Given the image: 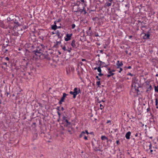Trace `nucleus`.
<instances>
[{"label":"nucleus","mask_w":158,"mask_h":158,"mask_svg":"<svg viewBox=\"0 0 158 158\" xmlns=\"http://www.w3.org/2000/svg\"><path fill=\"white\" fill-rule=\"evenodd\" d=\"M84 139L85 140H88V138L85 135L84 136Z\"/></svg>","instance_id":"obj_62"},{"label":"nucleus","mask_w":158,"mask_h":158,"mask_svg":"<svg viewBox=\"0 0 158 158\" xmlns=\"http://www.w3.org/2000/svg\"><path fill=\"white\" fill-rule=\"evenodd\" d=\"M100 109L101 110H102L104 108V106L101 104H100Z\"/></svg>","instance_id":"obj_46"},{"label":"nucleus","mask_w":158,"mask_h":158,"mask_svg":"<svg viewBox=\"0 0 158 158\" xmlns=\"http://www.w3.org/2000/svg\"><path fill=\"white\" fill-rule=\"evenodd\" d=\"M6 94L7 97H8L9 98H10L11 97V94H10V91H7L6 92Z\"/></svg>","instance_id":"obj_28"},{"label":"nucleus","mask_w":158,"mask_h":158,"mask_svg":"<svg viewBox=\"0 0 158 158\" xmlns=\"http://www.w3.org/2000/svg\"><path fill=\"white\" fill-rule=\"evenodd\" d=\"M71 45L73 48H76V41L75 40H73L71 42Z\"/></svg>","instance_id":"obj_18"},{"label":"nucleus","mask_w":158,"mask_h":158,"mask_svg":"<svg viewBox=\"0 0 158 158\" xmlns=\"http://www.w3.org/2000/svg\"><path fill=\"white\" fill-rule=\"evenodd\" d=\"M13 21L17 27L21 26V24L19 22V21H20V19L18 16H15V18Z\"/></svg>","instance_id":"obj_5"},{"label":"nucleus","mask_w":158,"mask_h":158,"mask_svg":"<svg viewBox=\"0 0 158 158\" xmlns=\"http://www.w3.org/2000/svg\"><path fill=\"white\" fill-rule=\"evenodd\" d=\"M66 123L64 124V127H69V126L70 125L71 123V122H69L68 121V119L65 120V121L64 122V123Z\"/></svg>","instance_id":"obj_15"},{"label":"nucleus","mask_w":158,"mask_h":158,"mask_svg":"<svg viewBox=\"0 0 158 158\" xmlns=\"http://www.w3.org/2000/svg\"><path fill=\"white\" fill-rule=\"evenodd\" d=\"M68 49H67V51L68 52H71V50H72V48H69V47L68 48Z\"/></svg>","instance_id":"obj_45"},{"label":"nucleus","mask_w":158,"mask_h":158,"mask_svg":"<svg viewBox=\"0 0 158 158\" xmlns=\"http://www.w3.org/2000/svg\"><path fill=\"white\" fill-rule=\"evenodd\" d=\"M59 46L58 44L56 43V44H55L54 46L53 47V48H57Z\"/></svg>","instance_id":"obj_35"},{"label":"nucleus","mask_w":158,"mask_h":158,"mask_svg":"<svg viewBox=\"0 0 158 158\" xmlns=\"http://www.w3.org/2000/svg\"><path fill=\"white\" fill-rule=\"evenodd\" d=\"M56 22H57V23L60 22L61 21V19L60 18H59L57 20H56Z\"/></svg>","instance_id":"obj_63"},{"label":"nucleus","mask_w":158,"mask_h":158,"mask_svg":"<svg viewBox=\"0 0 158 158\" xmlns=\"http://www.w3.org/2000/svg\"><path fill=\"white\" fill-rule=\"evenodd\" d=\"M103 74L101 73H99L98 74V76H100V77H101V76H103Z\"/></svg>","instance_id":"obj_53"},{"label":"nucleus","mask_w":158,"mask_h":158,"mask_svg":"<svg viewBox=\"0 0 158 158\" xmlns=\"http://www.w3.org/2000/svg\"><path fill=\"white\" fill-rule=\"evenodd\" d=\"M73 35V33L71 34L67 33L66 34V37H64V40L66 41L70 40L71 39L72 36Z\"/></svg>","instance_id":"obj_8"},{"label":"nucleus","mask_w":158,"mask_h":158,"mask_svg":"<svg viewBox=\"0 0 158 158\" xmlns=\"http://www.w3.org/2000/svg\"><path fill=\"white\" fill-rule=\"evenodd\" d=\"M49 55L48 54H44L43 53L39 55V56H36V57L41 60H43L44 59H46L47 60H51V58L49 56Z\"/></svg>","instance_id":"obj_2"},{"label":"nucleus","mask_w":158,"mask_h":158,"mask_svg":"<svg viewBox=\"0 0 158 158\" xmlns=\"http://www.w3.org/2000/svg\"><path fill=\"white\" fill-rule=\"evenodd\" d=\"M93 35V33L91 31H90V32H89V35H89V36H91Z\"/></svg>","instance_id":"obj_43"},{"label":"nucleus","mask_w":158,"mask_h":158,"mask_svg":"<svg viewBox=\"0 0 158 158\" xmlns=\"http://www.w3.org/2000/svg\"><path fill=\"white\" fill-rule=\"evenodd\" d=\"M63 36V34H60L59 35H58L57 36L58 38H59L60 39V40H61L62 39V37Z\"/></svg>","instance_id":"obj_38"},{"label":"nucleus","mask_w":158,"mask_h":158,"mask_svg":"<svg viewBox=\"0 0 158 158\" xmlns=\"http://www.w3.org/2000/svg\"><path fill=\"white\" fill-rule=\"evenodd\" d=\"M144 34V35L143 36V38L144 40H148L150 39V34H146L144 32L143 34Z\"/></svg>","instance_id":"obj_11"},{"label":"nucleus","mask_w":158,"mask_h":158,"mask_svg":"<svg viewBox=\"0 0 158 158\" xmlns=\"http://www.w3.org/2000/svg\"><path fill=\"white\" fill-rule=\"evenodd\" d=\"M141 87V86L140 84L138 83H136L134 86V88L135 89V91L138 94L139 92V88Z\"/></svg>","instance_id":"obj_7"},{"label":"nucleus","mask_w":158,"mask_h":158,"mask_svg":"<svg viewBox=\"0 0 158 158\" xmlns=\"http://www.w3.org/2000/svg\"><path fill=\"white\" fill-rule=\"evenodd\" d=\"M155 102H156V106H157L158 102V99L157 98H155Z\"/></svg>","instance_id":"obj_44"},{"label":"nucleus","mask_w":158,"mask_h":158,"mask_svg":"<svg viewBox=\"0 0 158 158\" xmlns=\"http://www.w3.org/2000/svg\"><path fill=\"white\" fill-rule=\"evenodd\" d=\"M96 83L97 85V86H98V87H99L100 85H101V83H100V81H97Z\"/></svg>","instance_id":"obj_37"},{"label":"nucleus","mask_w":158,"mask_h":158,"mask_svg":"<svg viewBox=\"0 0 158 158\" xmlns=\"http://www.w3.org/2000/svg\"><path fill=\"white\" fill-rule=\"evenodd\" d=\"M31 127L33 128H35L36 127V124L35 123H33L31 125Z\"/></svg>","instance_id":"obj_33"},{"label":"nucleus","mask_w":158,"mask_h":158,"mask_svg":"<svg viewBox=\"0 0 158 158\" xmlns=\"http://www.w3.org/2000/svg\"><path fill=\"white\" fill-rule=\"evenodd\" d=\"M15 16H17L16 15L14 14H11L9 17L7 18V20L13 21L14 19L15 18Z\"/></svg>","instance_id":"obj_9"},{"label":"nucleus","mask_w":158,"mask_h":158,"mask_svg":"<svg viewBox=\"0 0 158 158\" xmlns=\"http://www.w3.org/2000/svg\"><path fill=\"white\" fill-rule=\"evenodd\" d=\"M69 93L70 94H72V95H73V98H75V94H74V91L73 92V91H70V92H69Z\"/></svg>","instance_id":"obj_32"},{"label":"nucleus","mask_w":158,"mask_h":158,"mask_svg":"<svg viewBox=\"0 0 158 158\" xmlns=\"http://www.w3.org/2000/svg\"><path fill=\"white\" fill-rule=\"evenodd\" d=\"M104 6L105 7H109L111 6V4H110V1L109 0H106V2L105 3Z\"/></svg>","instance_id":"obj_16"},{"label":"nucleus","mask_w":158,"mask_h":158,"mask_svg":"<svg viewBox=\"0 0 158 158\" xmlns=\"http://www.w3.org/2000/svg\"><path fill=\"white\" fill-rule=\"evenodd\" d=\"M60 106H57V107H56V110H57V111H59H59H60Z\"/></svg>","instance_id":"obj_64"},{"label":"nucleus","mask_w":158,"mask_h":158,"mask_svg":"<svg viewBox=\"0 0 158 158\" xmlns=\"http://www.w3.org/2000/svg\"><path fill=\"white\" fill-rule=\"evenodd\" d=\"M85 8V7L83 6L82 9H81L79 10H77L76 11H75V12H80L81 14L83 12Z\"/></svg>","instance_id":"obj_20"},{"label":"nucleus","mask_w":158,"mask_h":158,"mask_svg":"<svg viewBox=\"0 0 158 158\" xmlns=\"http://www.w3.org/2000/svg\"><path fill=\"white\" fill-rule=\"evenodd\" d=\"M148 143H150V145H149V148L148 149H146V151H148L149 150V149H151L152 148V145L151 144V142H148Z\"/></svg>","instance_id":"obj_30"},{"label":"nucleus","mask_w":158,"mask_h":158,"mask_svg":"<svg viewBox=\"0 0 158 158\" xmlns=\"http://www.w3.org/2000/svg\"><path fill=\"white\" fill-rule=\"evenodd\" d=\"M62 40H60L59 41H56V43L58 44H60L61 43V41Z\"/></svg>","instance_id":"obj_61"},{"label":"nucleus","mask_w":158,"mask_h":158,"mask_svg":"<svg viewBox=\"0 0 158 158\" xmlns=\"http://www.w3.org/2000/svg\"><path fill=\"white\" fill-rule=\"evenodd\" d=\"M77 89H78L77 87L74 88V93L75 95V98H76L77 95L78 94Z\"/></svg>","instance_id":"obj_21"},{"label":"nucleus","mask_w":158,"mask_h":158,"mask_svg":"<svg viewBox=\"0 0 158 158\" xmlns=\"http://www.w3.org/2000/svg\"><path fill=\"white\" fill-rule=\"evenodd\" d=\"M57 113L58 114V115L59 118H59H60V115H61L60 114V113L59 111H57Z\"/></svg>","instance_id":"obj_55"},{"label":"nucleus","mask_w":158,"mask_h":158,"mask_svg":"<svg viewBox=\"0 0 158 158\" xmlns=\"http://www.w3.org/2000/svg\"><path fill=\"white\" fill-rule=\"evenodd\" d=\"M7 22L8 24V28L10 29L14 30L16 29L17 28L13 21L7 20Z\"/></svg>","instance_id":"obj_4"},{"label":"nucleus","mask_w":158,"mask_h":158,"mask_svg":"<svg viewBox=\"0 0 158 158\" xmlns=\"http://www.w3.org/2000/svg\"><path fill=\"white\" fill-rule=\"evenodd\" d=\"M152 89V86L151 85H150L149 88H148L146 90V92L149 93V91H150L151 89Z\"/></svg>","instance_id":"obj_26"},{"label":"nucleus","mask_w":158,"mask_h":158,"mask_svg":"<svg viewBox=\"0 0 158 158\" xmlns=\"http://www.w3.org/2000/svg\"><path fill=\"white\" fill-rule=\"evenodd\" d=\"M116 64L117 66V68L118 69L120 67L122 66L123 65V64L122 61H121L120 63L119 61L118 60L116 62Z\"/></svg>","instance_id":"obj_12"},{"label":"nucleus","mask_w":158,"mask_h":158,"mask_svg":"<svg viewBox=\"0 0 158 158\" xmlns=\"http://www.w3.org/2000/svg\"><path fill=\"white\" fill-rule=\"evenodd\" d=\"M116 143L118 145L119 144H120V143L119 140H117L116 141Z\"/></svg>","instance_id":"obj_56"},{"label":"nucleus","mask_w":158,"mask_h":158,"mask_svg":"<svg viewBox=\"0 0 158 158\" xmlns=\"http://www.w3.org/2000/svg\"><path fill=\"white\" fill-rule=\"evenodd\" d=\"M51 29L52 30H56L57 29V26L56 24H53L51 26Z\"/></svg>","instance_id":"obj_23"},{"label":"nucleus","mask_w":158,"mask_h":158,"mask_svg":"<svg viewBox=\"0 0 158 158\" xmlns=\"http://www.w3.org/2000/svg\"><path fill=\"white\" fill-rule=\"evenodd\" d=\"M77 6L79 7L81 4V2L79 1H77L76 2Z\"/></svg>","instance_id":"obj_41"},{"label":"nucleus","mask_w":158,"mask_h":158,"mask_svg":"<svg viewBox=\"0 0 158 158\" xmlns=\"http://www.w3.org/2000/svg\"><path fill=\"white\" fill-rule=\"evenodd\" d=\"M5 59L6 60L8 61V64H9V63H10L9 60H10V58L8 57H6L5 58Z\"/></svg>","instance_id":"obj_39"},{"label":"nucleus","mask_w":158,"mask_h":158,"mask_svg":"<svg viewBox=\"0 0 158 158\" xmlns=\"http://www.w3.org/2000/svg\"><path fill=\"white\" fill-rule=\"evenodd\" d=\"M39 38L42 40L43 41L44 40V37L43 36H42V37L40 36V37H39Z\"/></svg>","instance_id":"obj_57"},{"label":"nucleus","mask_w":158,"mask_h":158,"mask_svg":"<svg viewBox=\"0 0 158 158\" xmlns=\"http://www.w3.org/2000/svg\"><path fill=\"white\" fill-rule=\"evenodd\" d=\"M32 48L31 50V52L35 56H39V55L43 53V51L42 50V48H41L39 46H37L35 49L34 48V46H31Z\"/></svg>","instance_id":"obj_1"},{"label":"nucleus","mask_w":158,"mask_h":158,"mask_svg":"<svg viewBox=\"0 0 158 158\" xmlns=\"http://www.w3.org/2000/svg\"><path fill=\"white\" fill-rule=\"evenodd\" d=\"M0 27L4 29L8 28L7 26L5 25L3 22L1 20H0Z\"/></svg>","instance_id":"obj_10"},{"label":"nucleus","mask_w":158,"mask_h":158,"mask_svg":"<svg viewBox=\"0 0 158 158\" xmlns=\"http://www.w3.org/2000/svg\"><path fill=\"white\" fill-rule=\"evenodd\" d=\"M154 86V89L156 92L158 93V85L157 86Z\"/></svg>","instance_id":"obj_31"},{"label":"nucleus","mask_w":158,"mask_h":158,"mask_svg":"<svg viewBox=\"0 0 158 158\" xmlns=\"http://www.w3.org/2000/svg\"><path fill=\"white\" fill-rule=\"evenodd\" d=\"M96 78L97 79L99 80V81H100L101 80V78L99 77L98 76H96Z\"/></svg>","instance_id":"obj_58"},{"label":"nucleus","mask_w":158,"mask_h":158,"mask_svg":"<svg viewBox=\"0 0 158 158\" xmlns=\"http://www.w3.org/2000/svg\"><path fill=\"white\" fill-rule=\"evenodd\" d=\"M99 62L100 63V64H101V66H102V64H105V63L104 62H102V61H101L99 60H99H98V63H96V65H98V63H99ZM101 67H102V66H101Z\"/></svg>","instance_id":"obj_29"},{"label":"nucleus","mask_w":158,"mask_h":158,"mask_svg":"<svg viewBox=\"0 0 158 158\" xmlns=\"http://www.w3.org/2000/svg\"><path fill=\"white\" fill-rule=\"evenodd\" d=\"M68 95L67 94H66V93H64L63 94V96H62V97L65 98L66 97V96Z\"/></svg>","instance_id":"obj_47"},{"label":"nucleus","mask_w":158,"mask_h":158,"mask_svg":"<svg viewBox=\"0 0 158 158\" xmlns=\"http://www.w3.org/2000/svg\"><path fill=\"white\" fill-rule=\"evenodd\" d=\"M71 26L72 28L73 29L75 27L76 25L75 24H73Z\"/></svg>","instance_id":"obj_49"},{"label":"nucleus","mask_w":158,"mask_h":158,"mask_svg":"<svg viewBox=\"0 0 158 158\" xmlns=\"http://www.w3.org/2000/svg\"><path fill=\"white\" fill-rule=\"evenodd\" d=\"M77 92H78V94H79V93H81V90H80V88H78V89H77Z\"/></svg>","instance_id":"obj_60"},{"label":"nucleus","mask_w":158,"mask_h":158,"mask_svg":"<svg viewBox=\"0 0 158 158\" xmlns=\"http://www.w3.org/2000/svg\"><path fill=\"white\" fill-rule=\"evenodd\" d=\"M92 146L96 148L95 151H101V150L98 149L99 148L100 145L98 143V141H97L95 139H94V141L92 140L91 142Z\"/></svg>","instance_id":"obj_3"},{"label":"nucleus","mask_w":158,"mask_h":158,"mask_svg":"<svg viewBox=\"0 0 158 158\" xmlns=\"http://www.w3.org/2000/svg\"><path fill=\"white\" fill-rule=\"evenodd\" d=\"M127 75H130V76H134L133 74H132L130 73H127Z\"/></svg>","instance_id":"obj_50"},{"label":"nucleus","mask_w":158,"mask_h":158,"mask_svg":"<svg viewBox=\"0 0 158 158\" xmlns=\"http://www.w3.org/2000/svg\"><path fill=\"white\" fill-rule=\"evenodd\" d=\"M114 132H117V133L116 134V135H117V134L118 133V129L117 128L115 129H114Z\"/></svg>","instance_id":"obj_51"},{"label":"nucleus","mask_w":158,"mask_h":158,"mask_svg":"<svg viewBox=\"0 0 158 158\" xmlns=\"http://www.w3.org/2000/svg\"><path fill=\"white\" fill-rule=\"evenodd\" d=\"M94 35L96 37H98V36H99L98 35V33H97V32H96L95 33Z\"/></svg>","instance_id":"obj_59"},{"label":"nucleus","mask_w":158,"mask_h":158,"mask_svg":"<svg viewBox=\"0 0 158 158\" xmlns=\"http://www.w3.org/2000/svg\"><path fill=\"white\" fill-rule=\"evenodd\" d=\"M61 33L60 32L58 31V30H57V31H56V35L58 36V35H59Z\"/></svg>","instance_id":"obj_48"},{"label":"nucleus","mask_w":158,"mask_h":158,"mask_svg":"<svg viewBox=\"0 0 158 158\" xmlns=\"http://www.w3.org/2000/svg\"><path fill=\"white\" fill-rule=\"evenodd\" d=\"M138 24H139V23H140L141 26H142V24L144 25L146 24V23H145V22H146L145 21L144 22V21H142L141 20H139L138 21Z\"/></svg>","instance_id":"obj_24"},{"label":"nucleus","mask_w":158,"mask_h":158,"mask_svg":"<svg viewBox=\"0 0 158 158\" xmlns=\"http://www.w3.org/2000/svg\"><path fill=\"white\" fill-rule=\"evenodd\" d=\"M109 1H110V4H111V5L112 4V6L113 7H114L116 3L114 1V0H109Z\"/></svg>","instance_id":"obj_27"},{"label":"nucleus","mask_w":158,"mask_h":158,"mask_svg":"<svg viewBox=\"0 0 158 158\" xmlns=\"http://www.w3.org/2000/svg\"><path fill=\"white\" fill-rule=\"evenodd\" d=\"M143 28L147 29L148 28L147 26L145 25V24H142V26L140 27V28L143 31L142 33V34H143L144 32V30L143 29Z\"/></svg>","instance_id":"obj_17"},{"label":"nucleus","mask_w":158,"mask_h":158,"mask_svg":"<svg viewBox=\"0 0 158 158\" xmlns=\"http://www.w3.org/2000/svg\"><path fill=\"white\" fill-rule=\"evenodd\" d=\"M108 73L110 74L111 76H113L114 74V73L112 72L111 71H108Z\"/></svg>","instance_id":"obj_42"},{"label":"nucleus","mask_w":158,"mask_h":158,"mask_svg":"<svg viewBox=\"0 0 158 158\" xmlns=\"http://www.w3.org/2000/svg\"><path fill=\"white\" fill-rule=\"evenodd\" d=\"M19 94H20V93H18L17 94V95L16 97V99H17L18 98H19V95H18Z\"/></svg>","instance_id":"obj_52"},{"label":"nucleus","mask_w":158,"mask_h":158,"mask_svg":"<svg viewBox=\"0 0 158 158\" xmlns=\"http://www.w3.org/2000/svg\"><path fill=\"white\" fill-rule=\"evenodd\" d=\"M91 30V27H89V29L86 31V33L87 34V35H89V32H90V31Z\"/></svg>","instance_id":"obj_36"},{"label":"nucleus","mask_w":158,"mask_h":158,"mask_svg":"<svg viewBox=\"0 0 158 158\" xmlns=\"http://www.w3.org/2000/svg\"><path fill=\"white\" fill-rule=\"evenodd\" d=\"M85 132L84 131H82L80 135H79V138H81L83 136H85Z\"/></svg>","instance_id":"obj_22"},{"label":"nucleus","mask_w":158,"mask_h":158,"mask_svg":"<svg viewBox=\"0 0 158 158\" xmlns=\"http://www.w3.org/2000/svg\"><path fill=\"white\" fill-rule=\"evenodd\" d=\"M61 47L62 48V49H63L64 51H67V49L66 48V47H65V46H64L63 47H62V45H61Z\"/></svg>","instance_id":"obj_40"},{"label":"nucleus","mask_w":158,"mask_h":158,"mask_svg":"<svg viewBox=\"0 0 158 158\" xmlns=\"http://www.w3.org/2000/svg\"><path fill=\"white\" fill-rule=\"evenodd\" d=\"M131 133L130 131L127 132L126 134L125 137L126 139H130V136L131 135Z\"/></svg>","instance_id":"obj_14"},{"label":"nucleus","mask_w":158,"mask_h":158,"mask_svg":"<svg viewBox=\"0 0 158 158\" xmlns=\"http://www.w3.org/2000/svg\"><path fill=\"white\" fill-rule=\"evenodd\" d=\"M119 68L120 70L119 71H118V72L119 73H120L123 71V69L122 68H120H120Z\"/></svg>","instance_id":"obj_54"},{"label":"nucleus","mask_w":158,"mask_h":158,"mask_svg":"<svg viewBox=\"0 0 158 158\" xmlns=\"http://www.w3.org/2000/svg\"><path fill=\"white\" fill-rule=\"evenodd\" d=\"M68 116H65L63 114L62 119V123H64V122L65 121V120H68Z\"/></svg>","instance_id":"obj_19"},{"label":"nucleus","mask_w":158,"mask_h":158,"mask_svg":"<svg viewBox=\"0 0 158 158\" xmlns=\"http://www.w3.org/2000/svg\"><path fill=\"white\" fill-rule=\"evenodd\" d=\"M97 19H98V20H100V18H98V17H95L93 18H92V20L94 21H96L97 20Z\"/></svg>","instance_id":"obj_34"},{"label":"nucleus","mask_w":158,"mask_h":158,"mask_svg":"<svg viewBox=\"0 0 158 158\" xmlns=\"http://www.w3.org/2000/svg\"><path fill=\"white\" fill-rule=\"evenodd\" d=\"M4 65L6 67H7V66H9L7 64V62H5L3 61L2 63H1L0 64V65Z\"/></svg>","instance_id":"obj_25"},{"label":"nucleus","mask_w":158,"mask_h":158,"mask_svg":"<svg viewBox=\"0 0 158 158\" xmlns=\"http://www.w3.org/2000/svg\"><path fill=\"white\" fill-rule=\"evenodd\" d=\"M101 139L102 140H106V143L105 145L106 147L107 146H110V145L109 143V139L107 137H106L105 135H102L101 137Z\"/></svg>","instance_id":"obj_6"},{"label":"nucleus","mask_w":158,"mask_h":158,"mask_svg":"<svg viewBox=\"0 0 158 158\" xmlns=\"http://www.w3.org/2000/svg\"><path fill=\"white\" fill-rule=\"evenodd\" d=\"M107 66H108V65H106V64L105 65H104V66H103L102 67H101V64H99V66L98 67V72L99 73H101L102 72V70L101 69V68H102L103 67H104L105 68H107Z\"/></svg>","instance_id":"obj_13"}]
</instances>
